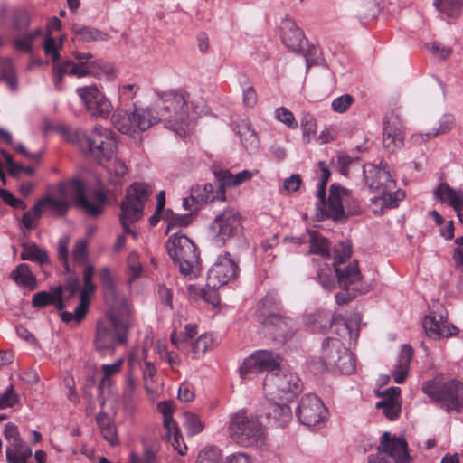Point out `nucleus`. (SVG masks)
I'll return each instance as SVG.
<instances>
[{
  "instance_id": "21",
  "label": "nucleus",
  "mask_w": 463,
  "mask_h": 463,
  "mask_svg": "<svg viewBox=\"0 0 463 463\" xmlns=\"http://www.w3.org/2000/svg\"><path fill=\"white\" fill-rule=\"evenodd\" d=\"M377 449L379 452H384L392 457L396 463H410L412 460L408 453L405 439L402 437H392L387 431L382 435Z\"/></svg>"
},
{
  "instance_id": "43",
  "label": "nucleus",
  "mask_w": 463,
  "mask_h": 463,
  "mask_svg": "<svg viewBox=\"0 0 463 463\" xmlns=\"http://www.w3.org/2000/svg\"><path fill=\"white\" fill-rule=\"evenodd\" d=\"M95 286L93 283H83V288L80 291V303L75 308V319L77 323L81 322L88 311L90 306V295L94 291Z\"/></svg>"
},
{
  "instance_id": "33",
  "label": "nucleus",
  "mask_w": 463,
  "mask_h": 463,
  "mask_svg": "<svg viewBox=\"0 0 463 463\" xmlns=\"http://www.w3.org/2000/svg\"><path fill=\"white\" fill-rule=\"evenodd\" d=\"M237 134L244 148L250 153H254L259 147V139L254 129L248 120L243 119L237 125Z\"/></svg>"
},
{
  "instance_id": "15",
  "label": "nucleus",
  "mask_w": 463,
  "mask_h": 463,
  "mask_svg": "<svg viewBox=\"0 0 463 463\" xmlns=\"http://www.w3.org/2000/svg\"><path fill=\"white\" fill-rule=\"evenodd\" d=\"M281 363L282 357L279 354L269 350H258L244 360L239 371L241 377L247 379L252 373H275L282 368Z\"/></svg>"
},
{
  "instance_id": "40",
  "label": "nucleus",
  "mask_w": 463,
  "mask_h": 463,
  "mask_svg": "<svg viewBox=\"0 0 463 463\" xmlns=\"http://www.w3.org/2000/svg\"><path fill=\"white\" fill-rule=\"evenodd\" d=\"M213 345V339L211 335L203 334L200 335L195 341H192L187 345L185 349H182L187 354H192L193 359L202 357L207 350Z\"/></svg>"
},
{
  "instance_id": "38",
  "label": "nucleus",
  "mask_w": 463,
  "mask_h": 463,
  "mask_svg": "<svg viewBox=\"0 0 463 463\" xmlns=\"http://www.w3.org/2000/svg\"><path fill=\"white\" fill-rule=\"evenodd\" d=\"M253 174L249 170H243L233 175L229 170L215 172L216 180L223 182L224 186H237L252 178Z\"/></svg>"
},
{
  "instance_id": "62",
  "label": "nucleus",
  "mask_w": 463,
  "mask_h": 463,
  "mask_svg": "<svg viewBox=\"0 0 463 463\" xmlns=\"http://www.w3.org/2000/svg\"><path fill=\"white\" fill-rule=\"evenodd\" d=\"M317 279L324 289L330 291L335 288L337 280L335 281V278L333 275L332 270L329 267L318 269Z\"/></svg>"
},
{
  "instance_id": "27",
  "label": "nucleus",
  "mask_w": 463,
  "mask_h": 463,
  "mask_svg": "<svg viewBox=\"0 0 463 463\" xmlns=\"http://www.w3.org/2000/svg\"><path fill=\"white\" fill-rule=\"evenodd\" d=\"M192 197L197 198L200 204L206 203L211 201H225V186L223 182L215 184L207 183L203 185L197 184L192 187Z\"/></svg>"
},
{
  "instance_id": "6",
  "label": "nucleus",
  "mask_w": 463,
  "mask_h": 463,
  "mask_svg": "<svg viewBox=\"0 0 463 463\" xmlns=\"http://www.w3.org/2000/svg\"><path fill=\"white\" fill-rule=\"evenodd\" d=\"M152 193L145 183H134L128 190L120 203L119 221L126 233L137 236L132 225L144 215V208Z\"/></svg>"
},
{
  "instance_id": "18",
  "label": "nucleus",
  "mask_w": 463,
  "mask_h": 463,
  "mask_svg": "<svg viewBox=\"0 0 463 463\" xmlns=\"http://www.w3.org/2000/svg\"><path fill=\"white\" fill-rule=\"evenodd\" d=\"M238 270V264L231 259L229 253L219 256L208 271L206 285L210 288L217 289L227 284L231 279H235Z\"/></svg>"
},
{
  "instance_id": "7",
  "label": "nucleus",
  "mask_w": 463,
  "mask_h": 463,
  "mask_svg": "<svg viewBox=\"0 0 463 463\" xmlns=\"http://www.w3.org/2000/svg\"><path fill=\"white\" fill-rule=\"evenodd\" d=\"M422 392L447 411L463 409V384L458 380L444 382L434 378L422 383Z\"/></svg>"
},
{
  "instance_id": "11",
  "label": "nucleus",
  "mask_w": 463,
  "mask_h": 463,
  "mask_svg": "<svg viewBox=\"0 0 463 463\" xmlns=\"http://www.w3.org/2000/svg\"><path fill=\"white\" fill-rule=\"evenodd\" d=\"M344 204L351 214H359L362 212L359 203L354 199L349 190L333 184L329 189L327 204L320 208L326 217L342 222L346 219Z\"/></svg>"
},
{
  "instance_id": "2",
  "label": "nucleus",
  "mask_w": 463,
  "mask_h": 463,
  "mask_svg": "<svg viewBox=\"0 0 463 463\" xmlns=\"http://www.w3.org/2000/svg\"><path fill=\"white\" fill-rule=\"evenodd\" d=\"M335 256L333 263L337 284L343 291L335 295V302L344 305L355 298L360 294L368 291L367 287L361 283L362 275L358 267V261L353 260L346 262L352 256V245L341 242L335 250Z\"/></svg>"
},
{
  "instance_id": "53",
  "label": "nucleus",
  "mask_w": 463,
  "mask_h": 463,
  "mask_svg": "<svg viewBox=\"0 0 463 463\" xmlns=\"http://www.w3.org/2000/svg\"><path fill=\"white\" fill-rule=\"evenodd\" d=\"M437 9L449 17H458L461 12L462 3L460 0H434Z\"/></svg>"
},
{
  "instance_id": "12",
  "label": "nucleus",
  "mask_w": 463,
  "mask_h": 463,
  "mask_svg": "<svg viewBox=\"0 0 463 463\" xmlns=\"http://www.w3.org/2000/svg\"><path fill=\"white\" fill-rule=\"evenodd\" d=\"M59 193L64 197L68 194H73L76 205L92 217L102 213L104 203L107 202V195L102 190H97L94 194L96 202L91 203L86 197V187L79 178L72 179L67 183L60 184Z\"/></svg>"
},
{
  "instance_id": "4",
  "label": "nucleus",
  "mask_w": 463,
  "mask_h": 463,
  "mask_svg": "<svg viewBox=\"0 0 463 463\" xmlns=\"http://www.w3.org/2000/svg\"><path fill=\"white\" fill-rule=\"evenodd\" d=\"M165 249L181 274L190 279L198 276L201 269L198 248L185 234L177 232L171 235Z\"/></svg>"
},
{
  "instance_id": "36",
  "label": "nucleus",
  "mask_w": 463,
  "mask_h": 463,
  "mask_svg": "<svg viewBox=\"0 0 463 463\" xmlns=\"http://www.w3.org/2000/svg\"><path fill=\"white\" fill-rule=\"evenodd\" d=\"M383 135V146L389 151H393L394 149L402 146L404 138L402 130L400 128H393L391 126L389 120L384 122Z\"/></svg>"
},
{
  "instance_id": "60",
  "label": "nucleus",
  "mask_w": 463,
  "mask_h": 463,
  "mask_svg": "<svg viewBox=\"0 0 463 463\" xmlns=\"http://www.w3.org/2000/svg\"><path fill=\"white\" fill-rule=\"evenodd\" d=\"M455 124V119L452 116L445 115L439 121V128H434L426 133L427 139H430L439 135L449 132Z\"/></svg>"
},
{
  "instance_id": "9",
  "label": "nucleus",
  "mask_w": 463,
  "mask_h": 463,
  "mask_svg": "<svg viewBox=\"0 0 463 463\" xmlns=\"http://www.w3.org/2000/svg\"><path fill=\"white\" fill-rule=\"evenodd\" d=\"M229 434L237 444L244 447L261 446L264 440L261 424L245 411L232 415Z\"/></svg>"
},
{
  "instance_id": "5",
  "label": "nucleus",
  "mask_w": 463,
  "mask_h": 463,
  "mask_svg": "<svg viewBox=\"0 0 463 463\" xmlns=\"http://www.w3.org/2000/svg\"><path fill=\"white\" fill-rule=\"evenodd\" d=\"M323 363L316 365L315 360H309L308 367L314 373L326 369L338 370L344 374H351L355 370L354 357L338 338H327L322 345Z\"/></svg>"
},
{
  "instance_id": "42",
  "label": "nucleus",
  "mask_w": 463,
  "mask_h": 463,
  "mask_svg": "<svg viewBox=\"0 0 463 463\" xmlns=\"http://www.w3.org/2000/svg\"><path fill=\"white\" fill-rule=\"evenodd\" d=\"M32 456V449L24 442L10 445L6 449V459L10 463H27Z\"/></svg>"
},
{
  "instance_id": "50",
  "label": "nucleus",
  "mask_w": 463,
  "mask_h": 463,
  "mask_svg": "<svg viewBox=\"0 0 463 463\" xmlns=\"http://www.w3.org/2000/svg\"><path fill=\"white\" fill-rule=\"evenodd\" d=\"M108 172L109 174V183L116 186L121 185L125 175L128 174V167L123 161L115 159L109 165H108Z\"/></svg>"
},
{
  "instance_id": "25",
  "label": "nucleus",
  "mask_w": 463,
  "mask_h": 463,
  "mask_svg": "<svg viewBox=\"0 0 463 463\" xmlns=\"http://www.w3.org/2000/svg\"><path fill=\"white\" fill-rule=\"evenodd\" d=\"M263 325L274 335L275 338L286 341L295 332V323L291 318L285 317L281 313L263 319Z\"/></svg>"
},
{
  "instance_id": "13",
  "label": "nucleus",
  "mask_w": 463,
  "mask_h": 463,
  "mask_svg": "<svg viewBox=\"0 0 463 463\" xmlns=\"http://www.w3.org/2000/svg\"><path fill=\"white\" fill-rule=\"evenodd\" d=\"M87 145L91 156L101 165L109 162L118 150L112 131L101 126L93 128L87 138Z\"/></svg>"
},
{
  "instance_id": "59",
  "label": "nucleus",
  "mask_w": 463,
  "mask_h": 463,
  "mask_svg": "<svg viewBox=\"0 0 463 463\" xmlns=\"http://www.w3.org/2000/svg\"><path fill=\"white\" fill-rule=\"evenodd\" d=\"M221 450L217 447L211 446L202 449L195 463H220Z\"/></svg>"
},
{
  "instance_id": "3",
  "label": "nucleus",
  "mask_w": 463,
  "mask_h": 463,
  "mask_svg": "<svg viewBox=\"0 0 463 463\" xmlns=\"http://www.w3.org/2000/svg\"><path fill=\"white\" fill-rule=\"evenodd\" d=\"M158 115L161 120L171 124V128L181 135L185 133L184 126H188L190 118V94L184 89L170 90L157 94Z\"/></svg>"
},
{
  "instance_id": "1",
  "label": "nucleus",
  "mask_w": 463,
  "mask_h": 463,
  "mask_svg": "<svg viewBox=\"0 0 463 463\" xmlns=\"http://www.w3.org/2000/svg\"><path fill=\"white\" fill-rule=\"evenodd\" d=\"M130 313L127 299L122 298L118 305L112 304L104 317L98 319L93 338L97 352L104 355L127 344L130 329Z\"/></svg>"
},
{
  "instance_id": "44",
  "label": "nucleus",
  "mask_w": 463,
  "mask_h": 463,
  "mask_svg": "<svg viewBox=\"0 0 463 463\" xmlns=\"http://www.w3.org/2000/svg\"><path fill=\"white\" fill-rule=\"evenodd\" d=\"M137 381L133 372L129 370L126 375L125 384L122 392V402L126 410L132 411L134 408L135 392Z\"/></svg>"
},
{
  "instance_id": "54",
  "label": "nucleus",
  "mask_w": 463,
  "mask_h": 463,
  "mask_svg": "<svg viewBox=\"0 0 463 463\" xmlns=\"http://www.w3.org/2000/svg\"><path fill=\"white\" fill-rule=\"evenodd\" d=\"M165 437L168 441L172 444L173 448L180 454L184 455L186 453L187 448L184 443V439L182 434L178 429L177 424L174 425L170 428L165 429Z\"/></svg>"
},
{
  "instance_id": "23",
  "label": "nucleus",
  "mask_w": 463,
  "mask_h": 463,
  "mask_svg": "<svg viewBox=\"0 0 463 463\" xmlns=\"http://www.w3.org/2000/svg\"><path fill=\"white\" fill-rule=\"evenodd\" d=\"M82 64H75L71 60L61 59L52 61V80L58 90H61L65 75L82 78L86 76Z\"/></svg>"
},
{
  "instance_id": "37",
  "label": "nucleus",
  "mask_w": 463,
  "mask_h": 463,
  "mask_svg": "<svg viewBox=\"0 0 463 463\" xmlns=\"http://www.w3.org/2000/svg\"><path fill=\"white\" fill-rule=\"evenodd\" d=\"M71 29L75 37H77L79 41L84 43H90L93 41L105 42L109 40V35L106 33L91 26L74 24Z\"/></svg>"
},
{
  "instance_id": "47",
  "label": "nucleus",
  "mask_w": 463,
  "mask_h": 463,
  "mask_svg": "<svg viewBox=\"0 0 463 463\" xmlns=\"http://www.w3.org/2000/svg\"><path fill=\"white\" fill-rule=\"evenodd\" d=\"M197 334V326L195 325H186L184 332L179 335L173 332L171 335L172 344L178 349H185L187 345L193 341V338Z\"/></svg>"
},
{
  "instance_id": "22",
  "label": "nucleus",
  "mask_w": 463,
  "mask_h": 463,
  "mask_svg": "<svg viewBox=\"0 0 463 463\" xmlns=\"http://www.w3.org/2000/svg\"><path fill=\"white\" fill-rule=\"evenodd\" d=\"M426 335L434 340L441 337H449L458 334V329L444 319L443 316L432 312L426 316L422 321Z\"/></svg>"
},
{
  "instance_id": "45",
  "label": "nucleus",
  "mask_w": 463,
  "mask_h": 463,
  "mask_svg": "<svg viewBox=\"0 0 463 463\" xmlns=\"http://www.w3.org/2000/svg\"><path fill=\"white\" fill-rule=\"evenodd\" d=\"M386 0H362L359 6L360 19H373L383 11Z\"/></svg>"
},
{
  "instance_id": "24",
  "label": "nucleus",
  "mask_w": 463,
  "mask_h": 463,
  "mask_svg": "<svg viewBox=\"0 0 463 463\" xmlns=\"http://www.w3.org/2000/svg\"><path fill=\"white\" fill-rule=\"evenodd\" d=\"M281 39L283 43L295 52L304 51L305 35L303 31L291 19L281 23Z\"/></svg>"
},
{
  "instance_id": "32",
  "label": "nucleus",
  "mask_w": 463,
  "mask_h": 463,
  "mask_svg": "<svg viewBox=\"0 0 463 463\" xmlns=\"http://www.w3.org/2000/svg\"><path fill=\"white\" fill-rule=\"evenodd\" d=\"M413 348L410 345H402L399 354L397 364L392 371V376L396 383H402L409 373Z\"/></svg>"
},
{
  "instance_id": "39",
  "label": "nucleus",
  "mask_w": 463,
  "mask_h": 463,
  "mask_svg": "<svg viewBox=\"0 0 463 463\" xmlns=\"http://www.w3.org/2000/svg\"><path fill=\"white\" fill-rule=\"evenodd\" d=\"M37 203L39 207H42L43 212L51 210L53 214L58 216H63L69 209V203L66 198L58 199L51 194L45 195L40 199Z\"/></svg>"
},
{
  "instance_id": "31",
  "label": "nucleus",
  "mask_w": 463,
  "mask_h": 463,
  "mask_svg": "<svg viewBox=\"0 0 463 463\" xmlns=\"http://www.w3.org/2000/svg\"><path fill=\"white\" fill-rule=\"evenodd\" d=\"M309 235V252L321 256L325 260L333 259L335 256V250L342 242L339 241L333 250V255H331V248L329 241L324 237L321 233L317 231H308ZM344 242L351 243L348 241ZM335 261H333L334 263Z\"/></svg>"
},
{
  "instance_id": "8",
  "label": "nucleus",
  "mask_w": 463,
  "mask_h": 463,
  "mask_svg": "<svg viewBox=\"0 0 463 463\" xmlns=\"http://www.w3.org/2000/svg\"><path fill=\"white\" fill-rule=\"evenodd\" d=\"M266 396L271 400L291 402L302 390L299 377L288 368L282 367L268 373L263 382Z\"/></svg>"
},
{
  "instance_id": "41",
  "label": "nucleus",
  "mask_w": 463,
  "mask_h": 463,
  "mask_svg": "<svg viewBox=\"0 0 463 463\" xmlns=\"http://www.w3.org/2000/svg\"><path fill=\"white\" fill-rule=\"evenodd\" d=\"M21 259L43 265L49 262V256L45 250L35 243H25L22 246Z\"/></svg>"
},
{
  "instance_id": "52",
  "label": "nucleus",
  "mask_w": 463,
  "mask_h": 463,
  "mask_svg": "<svg viewBox=\"0 0 463 463\" xmlns=\"http://www.w3.org/2000/svg\"><path fill=\"white\" fill-rule=\"evenodd\" d=\"M55 129L63 137H65L68 142L71 144L82 145L84 142L87 143V138L89 136H87L82 130L71 129L66 125H58Z\"/></svg>"
},
{
  "instance_id": "51",
  "label": "nucleus",
  "mask_w": 463,
  "mask_h": 463,
  "mask_svg": "<svg viewBox=\"0 0 463 463\" xmlns=\"http://www.w3.org/2000/svg\"><path fill=\"white\" fill-rule=\"evenodd\" d=\"M239 82L243 90L244 105L249 108H253L258 102V95L249 77L245 74L240 75Z\"/></svg>"
},
{
  "instance_id": "61",
  "label": "nucleus",
  "mask_w": 463,
  "mask_h": 463,
  "mask_svg": "<svg viewBox=\"0 0 463 463\" xmlns=\"http://www.w3.org/2000/svg\"><path fill=\"white\" fill-rule=\"evenodd\" d=\"M122 364L123 360L118 359L111 364L101 365L100 369L103 373V377L100 381V387L110 384V377L118 374L121 371Z\"/></svg>"
},
{
  "instance_id": "64",
  "label": "nucleus",
  "mask_w": 463,
  "mask_h": 463,
  "mask_svg": "<svg viewBox=\"0 0 463 463\" xmlns=\"http://www.w3.org/2000/svg\"><path fill=\"white\" fill-rule=\"evenodd\" d=\"M19 402V396L14 392V387L11 384L4 393L0 395V410L14 407Z\"/></svg>"
},
{
  "instance_id": "14",
  "label": "nucleus",
  "mask_w": 463,
  "mask_h": 463,
  "mask_svg": "<svg viewBox=\"0 0 463 463\" xmlns=\"http://www.w3.org/2000/svg\"><path fill=\"white\" fill-rule=\"evenodd\" d=\"M241 216L235 209L223 210L216 215L210 225L214 243L222 247L225 242L237 235L241 229Z\"/></svg>"
},
{
  "instance_id": "57",
  "label": "nucleus",
  "mask_w": 463,
  "mask_h": 463,
  "mask_svg": "<svg viewBox=\"0 0 463 463\" xmlns=\"http://www.w3.org/2000/svg\"><path fill=\"white\" fill-rule=\"evenodd\" d=\"M303 140L309 143L317 132V121L310 114H305L301 119Z\"/></svg>"
},
{
  "instance_id": "63",
  "label": "nucleus",
  "mask_w": 463,
  "mask_h": 463,
  "mask_svg": "<svg viewBox=\"0 0 463 463\" xmlns=\"http://www.w3.org/2000/svg\"><path fill=\"white\" fill-rule=\"evenodd\" d=\"M193 216L192 213L186 214H174L172 213L169 218H167L168 225L166 229V234L169 233L173 229L178 227H187L192 222Z\"/></svg>"
},
{
  "instance_id": "55",
  "label": "nucleus",
  "mask_w": 463,
  "mask_h": 463,
  "mask_svg": "<svg viewBox=\"0 0 463 463\" xmlns=\"http://www.w3.org/2000/svg\"><path fill=\"white\" fill-rule=\"evenodd\" d=\"M105 298L114 300L116 298V286L111 271L109 268H103L99 272Z\"/></svg>"
},
{
  "instance_id": "46",
  "label": "nucleus",
  "mask_w": 463,
  "mask_h": 463,
  "mask_svg": "<svg viewBox=\"0 0 463 463\" xmlns=\"http://www.w3.org/2000/svg\"><path fill=\"white\" fill-rule=\"evenodd\" d=\"M0 79L5 81V83L12 90H15L17 87V79L14 61L8 58L3 59L0 62Z\"/></svg>"
},
{
  "instance_id": "20",
  "label": "nucleus",
  "mask_w": 463,
  "mask_h": 463,
  "mask_svg": "<svg viewBox=\"0 0 463 463\" xmlns=\"http://www.w3.org/2000/svg\"><path fill=\"white\" fill-rule=\"evenodd\" d=\"M306 326L314 333L325 334L333 326H341L342 330L348 333L349 326L342 315H332L325 310L310 313L306 317Z\"/></svg>"
},
{
  "instance_id": "34",
  "label": "nucleus",
  "mask_w": 463,
  "mask_h": 463,
  "mask_svg": "<svg viewBox=\"0 0 463 463\" xmlns=\"http://www.w3.org/2000/svg\"><path fill=\"white\" fill-rule=\"evenodd\" d=\"M280 303L276 294L268 293L258 304L257 316L263 324V319L280 313Z\"/></svg>"
},
{
  "instance_id": "35",
  "label": "nucleus",
  "mask_w": 463,
  "mask_h": 463,
  "mask_svg": "<svg viewBox=\"0 0 463 463\" xmlns=\"http://www.w3.org/2000/svg\"><path fill=\"white\" fill-rule=\"evenodd\" d=\"M11 278L17 285L28 288L30 290L37 288L36 278L25 263L19 264L11 272Z\"/></svg>"
},
{
  "instance_id": "49",
  "label": "nucleus",
  "mask_w": 463,
  "mask_h": 463,
  "mask_svg": "<svg viewBox=\"0 0 463 463\" xmlns=\"http://www.w3.org/2000/svg\"><path fill=\"white\" fill-rule=\"evenodd\" d=\"M318 167L321 171V176H320V181H319L317 191V196L318 199L317 208H320V207L326 206V185L329 181V178L331 176V173H330V170L328 169L326 164L323 161L318 162Z\"/></svg>"
},
{
  "instance_id": "28",
  "label": "nucleus",
  "mask_w": 463,
  "mask_h": 463,
  "mask_svg": "<svg viewBox=\"0 0 463 463\" xmlns=\"http://www.w3.org/2000/svg\"><path fill=\"white\" fill-rule=\"evenodd\" d=\"M434 194L441 203L449 204L455 210L459 222L463 223V191L455 190L448 184L441 183Z\"/></svg>"
},
{
  "instance_id": "16",
  "label": "nucleus",
  "mask_w": 463,
  "mask_h": 463,
  "mask_svg": "<svg viewBox=\"0 0 463 463\" xmlns=\"http://www.w3.org/2000/svg\"><path fill=\"white\" fill-rule=\"evenodd\" d=\"M296 415L305 426L320 427L326 420L327 410L317 396L307 394L301 398Z\"/></svg>"
},
{
  "instance_id": "10",
  "label": "nucleus",
  "mask_w": 463,
  "mask_h": 463,
  "mask_svg": "<svg viewBox=\"0 0 463 463\" xmlns=\"http://www.w3.org/2000/svg\"><path fill=\"white\" fill-rule=\"evenodd\" d=\"M161 120L158 112L155 115L148 108L135 107L132 111L117 110L112 115L115 128L121 133L134 137L138 131H146Z\"/></svg>"
},
{
  "instance_id": "26",
  "label": "nucleus",
  "mask_w": 463,
  "mask_h": 463,
  "mask_svg": "<svg viewBox=\"0 0 463 463\" xmlns=\"http://www.w3.org/2000/svg\"><path fill=\"white\" fill-rule=\"evenodd\" d=\"M73 56L79 61L76 64H82L86 76L95 73L97 71L108 77H113L116 74L114 66L101 59H96L90 52H74Z\"/></svg>"
},
{
  "instance_id": "29",
  "label": "nucleus",
  "mask_w": 463,
  "mask_h": 463,
  "mask_svg": "<svg viewBox=\"0 0 463 463\" xmlns=\"http://www.w3.org/2000/svg\"><path fill=\"white\" fill-rule=\"evenodd\" d=\"M383 400L376 403L377 409H382L383 414L389 420H395L401 413V389L399 387H391L382 394Z\"/></svg>"
},
{
  "instance_id": "58",
  "label": "nucleus",
  "mask_w": 463,
  "mask_h": 463,
  "mask_svg": "<svg viewBox=\"0 0 463 463\" xmlns=\"http://www.w3.org/2000/svg\"><path fill=\"white\" fill-rule=\"evenodd\" d=\"M77 94L83 101L85 107L99 99L102 92L95 86L80 87L76 90Z\"/></svg>"
},
{
  "instance_id": "30",
  "label": "nucleus",
  "mask_w": 463,
  "mask_h": 463,
  "mask_svg": "<svg viewBox=\"0 0 463 463\" xmlns=\"http://www.w3.org/2000/svg\"><path fill=\"white\" fill-rule=\"evenodd\" d=\"M62 293L63 288L61 286L52 288L51 291H39L33 295L32 305L37 308L52 305L57 310L61 311L65 308Z\"/></svg>"
},
{
  "instance_id": "19",
  "label": "nucleus",
  "mask_w": 463,
  "mask_h": 463,
  "mask_svg": "<svg viewBox=\"0 0 463 463\" xmlns=\"http://www.w3.org/2000/svg\"><path fill=\"white\" fill-rule=\"evenodd\" d=\"M288 402L285 400H271L269 396H266L260 416L266 419L267 425L285 427L292 419V411Z\"/></svg>"
},
{
  "instance_id": "17",
  "label": "nucleus",
  "mask_w": 463,
  "mask_h": 463,
  "mask_svg": "<svg viewBox=\"0 0 463 463\" xmlns=\"http://www.w3.org/2000/svg\"><path fill=\"white\" fill-rule=\"evenodd\" d=\"M364 178L366 185L377 194L392 191L396 187V181L390 173L387 164L380 166L373 164L364 165Z\"/></svg>"
},
{
  "instance_id": "48",
  "label": "nucleus",
  "mask_w": 463,
  "mask_h": 463,
  "mask_svg": "<svg viewBox=\"0 0 463 463\" xmlns=\"http://www.w3.org/2000/svg\"><path fill=\"white\" fill-rule=\"evenodd\" d=\"M86 109L92 116L106 118L112 110V105L102 93L99 99H96L93 103L87 105Z\"/></svg>"
},
{
  "instance_id": "56",
  "label": "nucleus",
  "mask_w": 463,
  "mask_h": 463,
  "mask_svg": "<svg viewBox=\"0 0 463 463\" xmlns=\"http://www.w3.org/2000/svg\"><path fill=\"white\" fill-rule=\"evenodd\" d=\"M44 212L36 203L29 211L25 212L21 219L23 226L27 230L35 229Z\"/></svg>"
}]
</instances>
